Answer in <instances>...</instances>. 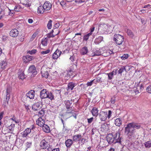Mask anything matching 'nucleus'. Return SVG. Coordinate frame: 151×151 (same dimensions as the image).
<instances>
[{
	"instance_id": "nucleus-2",
	"label": "nucleus",
	"mask_w": 151,
	"mask_h": 151,
	"mask_svg": "<svg viewBox=\"0 0 151 151\" xmlns=\"http://www.w3.org/2000/svg\"><path fill=\"white\" fill-rule=\"evenodd\" d=\"M124 36L119 34H115L114 36V40L117 45H122L124 42Z\"/></svg>"
},
{
	"instance_id": "nucleus-5",
	"label": "nucleus",
	"mask_w": 151,
	"mask_h": 151,
	"mask_svg": "<svg viewBox=\"0 0 151 151\" xmlns=\"http://www.w3.org/2000/svg\"><path fill=\"white\" fill-rule=\"evenodd\" d=\"M48 142L45 139L42 140L40 144V147L41 149H45L49 145Z\"/></svg>"
},
{
	"instance_id": "nucleus-48",
	"label": "nucleus",
	"mask_w": 151,
	"mask_h": 151,
	"mask_svg": "<svg viewBox=\"0 0 151 151\" xmlns=\"http://www.w3.org/2000/svg\"><path fill=\"white\" fill-rule=\"evenodd\" d=\"M50 50L48 49L45 51H41V54L42 55H44L49 53L50 52Z\"/></svg>"
},
{
	"instance_id": "nucleus-14",
	"label": "nucleus",
	"mask_w": 151,
	"mask_h": 151,
	"mask_svg": "<svg viewBox=\"0 0 151 151\" xmlns=\"http://www.w3.org/2000/svg\"><path fill=\"white\" fill-rule=\"evenodd\" d=\"M43 6L46 11L49 10L51 8L52 5L48 1H46L43 4Z\"/></svg>"
},
{
	"instance_id": "nucleus-3",
	"label": "nucleus",
	"mask_w": 151,
	"mask_h": 151,
	"mask_svg": "<svg viewBox=\"0 0 151 151\" xmlns=\"http://www.w3.org/2000/svg\"><path fill=\"white\" fill-rule=\"evenodd\" d=\"M35 92L34 91L31 90L30 91L28 92L26 95L22 96V101H26L25 100L27 99V98L32 99H34L35 96Z\"/></svg>"
},
{
	"instance_id": "nucleus-36",
	"label": "nucleus",
	"mask_w": 151,
	"mask_h": 151,
	"mask_svg": "<svg viewBox=\"0 0 151 151\" xmlns=\"http://www.w3.org/2000/svg\"><path fill=\"white\" fill-rule=\"evenodd\" d=\"M126 32L130 37H134L133 33L130 29H127Z\"/></svg>"
},
{
	"instance_id": "nucleus-12",
	"label": "nucleus",
	"mask_w": 151,
	"mask_h": 151,
	"mask_svg": "<svg viewBox=\"0 0 151 151\" xmlns=\"http://www.w3.org/2000/svg\"><path fill=\"white\" fill-rule=\"evenodd\" d=\"M19 34V32L16 29H12L10 32L9 34L11 36L13 37H16Z\"/></svg>"
},
{
	"instance_id": "nucleus-6",
	"label": "nucleus",
	"mask_w": 151,
	"mask_h": 151,
	"mask_svg": "<svg viewBox=\"0 0 151 151\" xmlns=\"http://www.w3.org/2000/svg\"><path fill=\"white\" fill-rule=\"evenodd\" d=\"M120 134L119 132H116L114 135H113L114 138V143L116 142L121 143V140L122 139V137H120Z\"/></svg>"
},
{
	"instance_id": "nucleus-38",
	"label": "nucleus",
	"mask_w": 151,
	"mask_h": 151,
	"mask_svg": "<svg viewBox=\"0 0 151 151\" xmlns=\"http://www.w3.org/2000/svg\"><path fill=\"white\" fill-rule=\"evenodd\" d=\"M91 35L92 34L91 33H89L88 34L85 35L83 37V40L85 41H87L89 38V36Z\"/></svg>"
},
{
	"instance_id": "nucleus-27",
	"label": "nucleus",
	"mask_w": 151,
	"mask_h": 151,
	"mask_svg": "<svg viewBox=\"0 0 151 151\" xmlns=\"http://www.w3.org/2000/svg\"><path fill=\"white\" fill-rule=\"evenodd\" d=\"M103 38L102 37L99 36L95 39L94 41V42L96 44H98L103 40Z\"/></svg>"
},
{
	"instance_id": "nucleus-10",
	"label": "nucleus",
	"mask_w": 151,
	"mask_h": 151,
	"mask_svg": "<svg viewBox=\"0 0 151 151\" xmlns=\"http://www.w3.org/2000/svg\"><path fill=\"white\" fill-rule=\"evenodd\" d=\"M62 52L58 49H57L53 54L52 58L53 59H56L60 56Z\"/></svg>"
},
{
	"instance_id": "nucleus-23",
	"label": "nucleus",
	"mask_w": 151,
	"mask_h": 151,
	"mask_svg": "<svg viewBox=\"0 0 151 151\" xmlns=\"http://www.w3.org/2000/svg\"><path fill=\"white\" fill-rule=\"evenodd\" d=\"M99 28L102 29L104 31H109V30L108 25L105 24L100 25L99 27Z\"/></svg>"
},
{
	"instance_id": "nucleus-16",
	"label": "nucleus",
	"mask_w": 151,
	"mask_h": 151,
	"mask_svg": "<svg viewBox=\"0 0 151 151\" xmlns=\"http://www.w3.org/2000/svg\"><path fill=\"white\" fill-rule=\"evenodd\" d=\"M45 122L44 119L41 117H40L37 120H36V124L37 125L40 127H42L45 124Z\"/></svg>"
},
{
	"instance_id": "nucleus-24",
	"label": "nucleus",
	"mask_w": 151,
	"mask_h": 151,
	"mask_svg": "<svg viewBox=\"0 0 151 151\" xmlns=\"http://www.w3.org/2000/svg\"><path fill=\"white\" fill-rule=\"evenodd\" d=\"M42 128L43 131L46 133H48L50 132V128L46 124H44L42 126Z\"/></svg>"
},
{
	"instance_id": "nucleus-26",
	"label": "nucleus",
	"mask_w": 151,
	"mask_h": 151,
	"mask_svg": "<svg viewBox=\"0 0 151 151\" xmlns=\"http://www.w3.org/2000/svg\"><path fill=\"white\" fill-rule=\"evenodd\" d=\"M45 10L43 6H40L37 9V12L39 14H42L43 13Z\"/></svg>"
},
{
	"instance_id": "nucleus-54",
	"label": "nucleus",
	"mask_w": 151,
	"mask_h": 151,
	"mask_svg": "<svg viewBox=\"0 0 151 151\" xmlns=\"http://www.w3.org/2000/svg\"><path fill=\"white\" fill-rule=\"evenodd\" d=\"M10 90L9 88H7L6 89V97H10Z\"/></svg>"
},
{
	"instance_id": "nucleus-62",
	"label": "nucleus",
	"mask_w": 151,
	"mask_h": 151,
	"mask_svg": "<svg viewBox=\"0 0 151 151\" xmlns=\"http://www.w3.org/2000/svg\"><path fill=\"white\" fill-rule=\"evenodd\" d=\"M70 59L72 61H73L75 60V56L73 55V56H71Z\"/></svg>"
},
{
	"instance_id": "nucleus-22",
	"label": "nucleus",
	"mask_w": 151,
	"mask_h": 151,
	"mask_svg": "<svg viewBox=\"0 0 151 151\" xmlns=\"http://www.w3.org/2000/svg\"><path fill=\"white\" fill-rule=\"evenodd\" d=\"M81 138H82V136L81 134H76L73 137V141L75 142L79 141Z\"/></svg>"
},
{
	"instance_id": "nucleus-31",
	"label": "nucleus",
	"mask_w": 151,
	"mask_h": 151,
	"mask_svg": "<svg viewBox=\"0 0 151 151\" xmlns=\"http://www.w3.org/2000/svg\"><path fill=\"white\" fill-rule=\"evenodd\" d=\"M102 54L100 50H96L92 53L93 56H99L101 55Z\"/></svg>"
},
{
	"instance_id": "nucleus-19",
	"label": "nucleus",
	"mask_w": 151,
	"mask_h": 151,
	"mask_svg": "<svg viewBox=\"0 0 151 151\" xmlns=\"http://www.w3.org/2000/svg\"><path fill=\"white\" fill-rule=\"evenodd\" d=\"M45 70H44L43 68L41 69V73L42 76L43 77L45 78H47L48 76V73L47 71L45 69Z\"/></svg>"
},
{
	"instance_id": "nucleus-4",
	"label": "nucleus",
	"mask_w": 151,
	"mask_h": 151,
	"mask_svg": "<svg viewBox=\"0 0 151 151\" xmlns=\"http://www.w3.org/2000/svg\"><path fill=\"white\" fill-rule=\"evenodd\" d=\"M99 116L101 121H105L108 117L107 112L104 111H101L99 114Z\"/></svg>"
},
{
	"instance_id": "nucleus-39",
	"label": "nucleus",
	"mask_w": 151,
	"mask_h": 151,
	"mask_svg": "<svg viewBox=\"0 0 151 151\" xmlns=\"http://www.w3.org/2000/svg\"><path fill=\"white\" fill-rule=\"evenodd\" d=\"M7 65V63L6 61H1V68L4 69L6 68V67Z\"/></svg>"
},
{
	"instance_id": "nucleus-32",
	"label": "nucleus",
	"mask_w": 151,
	"mask_h": 151,
	"mask_svg": "<svg viewBox=\"0 0 151 151\" xmlns=\"http://www.w3.org/2000/svg\"><path fill=\"white\" fill-rule=\"evenodd\" d=\"M131 124H132V127L134 129L136 128L137 129H140L141 127V125L139 124H135L133 122L131 123Z\"/></svg>"
},
{
	"instance_id": "nucleus-17",
	"label": "nucleus",
	"mask_w": 151,
	"mask_h": 151,
	"mask_svg": "<svg viewBox=\"0 0 151 151\" xmlns=\"http://www.w3.org/2000/svg\"><path fill=\"white\" fill-rule=\"evenodd\" d=\"M74 102V99H71L70 100H65L64 101V104L65 105V107L66 108H68L70 107H72L71 106L73 102Z\"/></svg>"
},
{
	"instance_id": "nucleus-37",
	"label": "nucleus",
	"mask_w": 151,
	"mask_h": 151,
	"mask_svg": "<svg viewBox=\"0 0 151 151\" xmlns=\"http://www.w3.org/2000/svg\"><path fill=\"white\" fill-rule=\"evenodd\" d=\"M146 147L149 148L151 147V142L150 141H148L144 143Z\"/></svg>"
},
{
	"instance_id": "nucleus-57",
	"label": "nucleus",
	"mask_w": 151,
	"mask_h": 151,
	"mask_svg": "<svg viewBox=\"0 0 151 151\" xmlns=\"http://www.w3.org/2000/svg\"><path fill=\"white\" fill-rule=\"evenodd\" d=\"M20 7L19 6H15L14 8V10L16 12H19V11Z\"/></svg>"
},
{
	"instance_id": "nucleus-1",
	"label": "nucleus",
	"mask_w": 151,
	"mask_h": 151,
	"mask_svg": "<svg viewBox=\"0 0 151 151\" xmlns=\"http://www.w3.org/2000/svg\"><path fill=\"white\" fill-rule=\"evenodd\" d=\"M124 132L127 134L129 138H131V137H134L135 132V129L132 127L131 123L128 124L125 128Z\"/></svg>"
},
{
	"instance_id": "nucleus-55",
	"label": "nucleus",
	"mask_w": 151,
	"mask_h": 151,
	"mask_svg": "<svg viewBox=\"0 0 151 151\" xmlns=\"http://www.w3.org/2000/svg\"><path fill=\"white\" fill-rule=\"evenodd\" d=\"M37 52V50L35 49L32 50L30 51H29V53L31 54L32 55L33 54H34L36 53Z\"/></svg>"
},
{
	"instance_id": "nucleus-42",
	"label": "nucleus",
	"mask_w": 151,
	"mask_h": 151,
	"mask_svg": "<svg viewBox=\"0 0 151 151\" xmlns=\"http://www.w3.org/2000/svg\"><path fill=\"white\" fill-rule=\"evenodd\" d=\"M52 21L51 20H50L48 22L47 24V27L49 29H51L52 27Z\"/></svg>"
},
{
	"instance_id": "nucleus-11",
	"label": "nucleus",
	"mask_w": 151,
	"mask_h": 151,
	"mask_svg": "<svg viewBox=\"0 0 151 151\" xmlns=\"http://www.w3.org/2000/svg\"><path fill=\"white\" fill-rule=\"evenodd\" d=\"M48 91L46 89H42L40 92V97L41 99L46 98Z\"/></svg>"
},
{
	"instance_id": "nucleus-43",
	"label": "nucleus",
	"mask_w": 151,
	"mask_h": 151,
	"mask_svg": "<svg viewBox=\"0 0 151 151\" xmlns=\"http://www.w3.org/2000/svg\"><path fill=\"white\" fill-rule=\"evenodd\" d=\"M26 58L27 60V62H28V60L29 62L34 59V58L33 56L29 55L27 56L26 57Z\"/></svg>"
},
{
	"instance_id": "nucleus-47",
	"label": "nucleus",
	"mask_w": 151,
	"mask_h": 151,
	"mask_svg": "<svg viewBox=\"0 0 151 151\" xmlns=\"http://www.w3.org/2000/svg\"><path fill=\"white\" fill-rule=\"evenodd\" d=\"M26 3L23 2L22 4L23 5H24L25 6L29 7L30 6L29 4H28L29 0H26Z\"/></svg>"
},
{
	"instance_id": "nucleus-64",
	"label": "nucleus",
	"mask_w": 151,
	"mask_h": 151,
	"mask_svg": "<svg viewBox=\"0 0 151 151\" xmlns=\"http://www.w3.org/2000/svg\"><path fill=\"white\" fill-rule=\"evenodd\" d=\"M54 92L57 93L58 95H60V90L56 89L55 90Z\"/></svg>"
},
{
	"instance_id": "nucleus-13",
	"label": "nucleus",
	"mask_w": 151,
	"mask_h": 151,
	"mask_svg": "<svg viewBox=\"0 0 151 151\" xmlns=\"http://www.w3.org/2000/svg\"><path fill=\"white\" fill-rule=\"evenodd\" d=\"M31 131V129L29 128H27L26 129L24 132L21 133L22 137H27L30 133Z\"/></svg>"
},
{
	"instance_id": "nucleus-45",
	"label": "nucleus",
	"mask_w": 151,
	"mask_h": 151,
	"mask_svg": "<svg viewBox=\"0 0 151 151\" xmlns=\"http://www.w3.org/2000/svg\"><path fill=\"white\" fill-rule=\"evenodd\" d=\"M129 57V55L127 54H124L121 57V59L122 60H125L127 59Z\"/></svg>"
},
{
	"instance_id": "nucleus-9",
	"label": "nucleus",
	"mask_w": 151,
	"mask_h": 151,
	"mask_svg": "<svg viewBox=\"0 0 151 151\" xmlns=\"http://www.w3.org/2000/svg\"><path fill=\"white\" fill-rule=\"evenodd\" d=\"M106 140L108 143L111 144L114 143V139L113 134H109L106 136Z\"/></svg>"
},
{
	"instance_id": "nucleus-18",
	"label": "nucleus",
	"mask_w": 151,
	"mask_h": 151,
	"mask_svg": "<svg viewBox=\"0 0 151 151\" xmlns=\"http://www.w3.org/2000/svg\"><path fill=\"white\" fill-rule=\"evenodd\" d=\"M76 85V84L72 82L69 83L68 84V87L67 88V91L72 90Z\"/></svg>"
},
{
	"instance_id": "nucleus-44",
	"label": "nucleus",
	"mask_w": 151,
	"mask_h": 151,
	"mask_svg": "<svg viewBox=\"0 0 151 151\" xmlns=\"http://www.w3.org/2000/svg\"><path fill=\"white\" fill-rule=\"evenodd\" d=\"M61 117H62V118H61V120L62 121V123L63 124V131H64V132H65V131H68V130L65 127L64 122V120H63V119H64L63 118L62 116H61Z\"/></svg>"
},
{
	"instance_id": "nucleus-30",
	"label": "nucleus",
	"mask_w": 151,
	"mask_h": 151,
	"mask_svg": "<svg viewBox=\"0 0 151 151\" xmlns=\"http://www.w3.org/2000/svg\"><path fill=\"white\" fill-rule=\"evenodd\" d=\"M95 81V84H96L97 83H101L103 82L102 80V77L99 76H98L96 77V78L94 79Z\"/></svg>"
},
{
	"instance_id": "nucleus-53",
	"label": "nucleus",
	"mask_w": 151,
	"mask_h": 151,
	"mask_svg": "<svg viewBox=\"0 0 151 151\" xmlns=\"http://www.w3.org/2000/svg\"><path fill=\"white\" fill-rule=\"evenodd\" d=\"M11 119L12 120L14 121V122L16 123H18L19 122V121L18 120H16V118L14 117V116H13V117L11 118Z\"/></svg>"
},
{
	"instance_id": "nucleus-59",
	"label": "nucleus",
	"mask_w": 151,
	"mask_h": 151,
	"mask_svg": "<svg viewBox=\"0 0 151 151\" xmlns=\"http://www.w3.org/2000/svg\"><path fill=\"white\" fill-rule=\"evenodd\" d=\"M93 117H91L90 119H88V122L89 124H90L93 121Z\"/></svg>"
},
{
	"instance_id": "nucleus-15",
	"label": "nucleus",
	"mask_w": 151,
	"mask_h": 151,
	"mask_svg": "<svg viewBox=\"0 0 151 151\" xmlns=\"http://www.w3.org/2000/svg\"><path fill=\"white\" fill-rule=\"evenodd\" d=\"M41 108V107L40 106V104L38 102L34 104L32 106V109L34 111H39Z\"/></svg>"
},
{
	"instance_id": "nucleus-58",
	"label": "nucleus",
	"mask_w": 151,
	"mask_h": 151,
	"mask_svg": "<svg viewBox=\"0 0 151 151\" xmlns=\"http://www.w3.org/2000/svg\"><path fill=\"white\" fill-rule=\"evenodd\" d=\"M111 103L112 104H114L115 101V98L114 97H112L111 98Z\"/></svg>"
},
{
	"instance_id": "nucleus-7",
	"label": "nucleus",
	"mask_w": 151,
	"mask_h": 151,
	"mask_svg": "<svg viewBox=\"0 0 151 151\" xmlns=\"http://www.w3.org/2000/svg\"><path fill=\"white\" fill-rule=\"evenodd\" d=\"M28 73H32V76H34L37 73V71L36 70L35 67L34 65L30 66L28 69Z\"/></svg>"
},
{
	"instance_id": "nucleus-51",
	"label": "nucleus",
	"mask_w": 151,
	"mask_h": 151,
	"mask_svg": "<svg viewBox=\"0 0 151 151\" xmlns=\"http://www.w3.org/2000/svg\"><path fill=\"white\" fill-rule=\"evenodd\" d=\"M42 43L43 46H46L47 45V40L45 39L43 40H42Z\"/></svg>"
},
{
	"instance_id": "nucleus-61",
	"label": "nucleus",
	"mask_w": 151,
	"mask_h": 151,
	"mask_svg": "<svg viewBox=\"0 0 151 151\" xmlns=\"http://www.w3.org/2000/svg\"><path fill=\"white\" fill-rule=\"evenodd\" d=\"M138 87H139V88L140 91H141V90H142L143 89L144 86L143 85L141 84L139 86H138L137 88V89H138Z\"/></svg>"
},
{
	"instance_id": "nucleus-60",
	"label": "nucleus",
	"mask_w": 151,
	"mask_h": 151,
	"mask_svg": "<svg viewBox=\"0 0 151 151\" xmlns=\"http://www.w3.org/2000/svg\"><path fill=\"white\" fill-rule=\"evenodd\" d=\"M111 110H109L108 111V114H107L108 117L109 119L111 117Z\"/></svg>"
},
{
	"instance_id": "nucleus-25",
	"label": "nucleus",
	"mask_w": 151,
	"mask_h": 151,
	"mask_svg": "<svg viewBox=\"0 0 151 151\" xmlns=\"http://www.w3.org/2000/svg\"><path fill=\"white\" fill-rule=\"evenodd\" d=\"M47 95V96L46 98H48L51 100L55 99L54 95L51 92L48 91Z\"/></svg>"
},
{
	"instance_id": "nucleus-8",
	"label": "nucleus",
	"mask_w": 151,
	"mask_h": 151,
	"mask_svg": "<svg viewBox=\"0 0 151 151\" xmlns=\"http://www.w3.org/2000/svg\"><path fill=\"white\" fill-rule=\"evenodd\" d=\"M66 108L67 109L66 112L62 114L61 113H60V115L61 116H62L63 118L65 120L67 119V118H65L64 116H65L67 115L68 114L72 113L73 111V110H72V107H70L68 108Z\"/></svg>"
},
{
	"instance_id": "nucleus-52",
	"label": "nucleus",
	"mask_w": 151,
	"mask_h": 151,
	"mask_svg": "<svg viewBox=\"0 0 151 151\" xmlns=\"http://www.w3.org/2000/svg\"><path fill=\"white\" fill-rule=\"evenodd\" d=\"M146 91L147 92L151 93V85L147 87Z\"/></svg>"
},
{
	"instance_id": "nucleus-28",
	"label": "nucleus",
	"mask_w": 151,
	"mask_h": 151,
	"mask_svg": "<svg viewBox=\"0 0 151 151\" xmlns=\"http://www.w3.org/2000/svg\"><path fill=\"white\" fill-rule=\"evenodd\" d=\"M65 145L67 147H70L73 144V141L71 139H68L65 141Z\"/></svg>"
},
{
	"instance_id": "nucleus-21",
	"label": "nucleus",
	"mask_w": 151,
	"mask_h": 151,
	"mask_svg": "<svg viewBox=\"0 0 151 151\" xmlns=\"http://www.w3.org/2000/svg\"><path fill=\"white\" fill-rule=\"evenodd\" d=\"M98 110L97 108L93 107L91 110V112L93 116H97L98 114Z\"/></svg>"
},
{
	"instance_id": "nucleus-49",
	"label": "nucleus",
	"mask_w": 151,
	"mask_h": 151,
	"mask_svg": "<svg viewBox=\"0 0 151 151\" xmlns=\"http://www.w3.org/2000/svg\"><path fill=\"white\" fill-rule=\"evenodd\" d=\"M88 0H75V2L76 3H81L87 1Z\"/></svg>"
},
{
	"instance_id": "nucleus-20",
	"label": "nucleus",
	"mask_w": 151,
	"mask_h": 151,
	"mask_svg": "<svg viewBox=\"0 0 151 151\" xmlns=\"http://www.w3.org/2000/svg\"><path fill=\"white\" fill-rule=\"evenodd\" d=\"M88 52V50L86 47L85 46L82 47L80 53L82 55L86 54Z\"/></svg>"
},
{
	"instance_id": "nucleus-29",
	"label": "nucleus",
	"mask_w": 151,
	"mask_h": 151,
	"mask_svg": "<svg viewBox=\"0 0 151 151\" xmlns=\"http://www.w3.org/2000/svg\"><path fill=\"white\" fill-rule=\"evenodd\" d=\"M115 124L116 126L119 127L122 124V121L120 118H117L115 120Z\"/></svg>"
},
{
	"instance_id": "nucleus-56",
	"label": "nucleus",
	"mask_w": 151,
	"mask_h": 151,
	"mask_svg": "<svg viewBox=\"0 0 151 151\" xmlns=\"http://www.w3.org/2000/svg\"><path fill=\"white\" fill-rule=\"evenodd\" d=\"M55 36V35H54L53 34H51V33H48L47 35V37L49 38H50L51 37H54Z\"/></svg>"
},
{
	"instance_id": "nucleus-46",
	"label": "nucleus",
	"mask_w": 151,
	"mask_h": 151,
	"mask_svg": "<svg viewBox=\"0 0 151 151\" xmlns=\"http://www.w3.org/2000/svg\"><path fill=\"white\" fill-rule=\"evenodd\" d=\"M95 81L94 79L90 81V82H88L87 83V86H91L93 83H95Z\"/></svg>"
},
{
	"instance_id": "nucleus-40",
	"label": "nucleus",
	"mask_w": 151,
	"mask_h": 151,
	"mask_svg": "<svg viewBox=\"0 0 151 151\" xmlns=\"http://www.w3.org/2000/svg\"><path fill=\"white\" fill-rule=\"evenodd\" d=\"M101 77L103 82H105L106 81H107V74H106V73L102 75Z\"/></svg>"
},
{
	"instance_id": "nucleus-63",
	"label": "nucleus",
	"mask_w": 151,
	"mask_h": 151,
	"mask_svg": "<svg viewBox=\"0 0 151 151\" xmlns=\"http://www.w3.org/2000/svg\"><path fill=\"white\" fill-rule=\"evenodd\" d=\"M107 53H108V55H110L113 53V52L112 51H111L110 50H107Z\"/></svg>"
},
{
	"instance_id": "nucleus-33",
	"label": "nucleus",
	"mask_w": 151,
	"mask_h": 151,
	"mask_svg": "<svg viewBox=\"0 0 151 151\" xmlns=\"http://www.w3.org/2000/svg\"><path fill=\"white\" fill-rule=\"evenodd\" d=\"M18 78L22 80H23L25 78L24 73L23 72H19L18 74Z\"/></svg>"
},
{
	"instance_id": "nucleus-50",
	"label": "nucleus",
	"mask_w": 151,
	"mask_h": 151,
	"mask_svg": "<svg viewBox=\"0 0 151 151\" xmlns=\"http://www.w3.org/2000/svg\"><path fill=\"white\" fill-rule=\"evenodd\" d=\"M26 146L27 148H29L32 145V142H27L26 143Z\"/></svg>"
},
{
	"instance_id": "nucleus-35",
	"label": "nucleus",
	"mask_w": 151,
	"mask_h": 151,
	"mask_svg": "<svg viewBox=\"0 0 151 151\" xmlns=\"http://www.w3.org/2000/svg\"><path fill=\"white\" fill-rule=\"evenodd\" d=\"M114 71H113L111 73H106V74H107V77H108V78L110 80L111 79L113 78V75H114Z\"/></svg>"
},
{
	"instance_id": "nucleus-41",
	"label": "nucleus",
	"mask_w": 151,
	"mask_h": 151,
	"mask_svg": "<svg viewBox=\"0 0 151 151\" xmlns=\"http://www.w3.org/2000/svg\"><path fill=\"white\" fill-rule=\"evenodd\" d=\"M125 70H126L125 67H123L119 69V70L118 71V73L119 74H120L121 75L122 73Z\"/></svg>"
},
{
	"instance_id": "nucleus-34",
	"label": "nucleus",
	"mask_w": 151,
	"mask_h": 151,
	"mask_svg": "<svg viewBox=\"0 0 151 151\" xmlns=\"http://www.w3.org/2000/svg\"><path fill=\"white\" fill-rule=\"evenodd\" d=\"M38 114L37 115L38 116L41 117L43 116L45 114V111L43 109H42L40 111H38Z\"/></svg>"
}]
</instances>
